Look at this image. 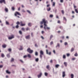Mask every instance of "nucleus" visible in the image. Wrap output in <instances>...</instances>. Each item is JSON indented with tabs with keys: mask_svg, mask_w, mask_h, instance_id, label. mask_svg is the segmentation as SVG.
Listing matches in <instances>:
<instances>
[{
	"mask_svg": "<svg viewBox=\"0 0 78 78\" xmlns=\"http://www.w3.org/2000/svg\"><path fill=\"white\" fill-rule=\"evenodd\" d=\"M40 23L41 25H42L43 23L44 24V29L45 30H50V28L48 27L47 25V24L48 23V21H47V20H46L45 19H43L42 20V21H41Z\"/></svg>",
	"mask_w": 78,
	"mask_h": 78,
	"instance_id": "obj_1",
	"label": "nucleus"
},
{
	"mask_svg": "<svg viewBox=\"0 0 78 78\" xmlns=\"http://www.w3.org/2000/svg\"><path fill=\"white\" fill-rule=\"evenodd\" d=\"M16 24L17 25L16 26V28H19V25H20V26H21V27H24L26 25V24L25 23L23 24V22L22 21H21L20 23L18 21L16 23Z\"/></svg>",
	"mask_w": 78,
	"mask_h": 78,
	"instance_id": "obj_2",
	"label": "nucleus"
},
{
	"mask_svg": "<svg viewBox=\"0 0 78 78\" xmlns=\"http://www.w3.org/2000/svg\"><path fill=\"white\" fill-rule=\"evenodd\" d=\"M27 52L29 53H32L33 52V50H31V49L30 48H28L27 50Z\"/></svg>",
	"mask_w": 78,
	"mask_h": 78,
	"instance_id": "obj_3",
	"label": "nucleus"
},
{
	"mask_svg": "<svg viewBox=\"0 0 78 78\" xmlns=\"http://www.w3.org/2000/svg\"><path fill=\"white\" fill-rule=\"evenodd\" d=\"M42 55H44V52L41 50L40 52V57L41 58H42Z\"/></svg>",
	"mask_w": 78,
	"mask_h": 78,
	"instance_id": "obj_4",
	"label": "nucleus"
},
{
	"mask_svg": "<svg viewBox=\"0 0 78 78\" xmlns=\"http://www.w3.org/2000/svg\"><path fill=\"white\" fill-rule=\"evenodd\" d=\"M17 15H18V16H21V14L19 12H15V16H17Z\"/></svg>",
	"mask_w": 78,
	"mask_h": 78,
	"instance_id": "obj_5",
	"label": "nucleus"
},
{
	"mask_svg": "<svg viewBox=\"0 0 78 78\" xmlns=\"http://www.w3.org/2000/svg\"><path fill=\"white\" fill-rule=\"evenodd\" d=\"M13 38H14V36L13 35H12L11 37H8V39L9 40H11L12 39H13Z\"/></svg>",
	"mask_w": 78,
	"mask_h": 78,
	"instance_id": "obj_6",
	"label": "nucleus"
},
{
	"mask_svg": "<svg viewBox=\"0 0 78 78\" xmlns=\"http://www.w3.org/2000/svg\"><path fill=\"white\" fill-rule=\"evenodd\" d=\"M66 76V72L65 71H63L62 73V76L64 78Z\"/></svg>",
	"mask_w": 78,
	"mask_h": 78,
	"instance_id": "obj_7",
	"label": "nucleus"
},
{
	"mask_svg": "<svg viewBox=\"0 0 78 78\" xmlns=\"http://www.w3.org/2000/svg\"><path fill=\"white\" fill-rule=\"evenodd\" d=\"M4 3V4H6V2H5V0H0V3Z\"/></svg>",
	"mask_w": 78,
	"mask_h": 78,
	"instance_id": "obj_8",
	"label": "nucleus"
},
{
	"mask_svg": "<svg viewBox=\"0 0 78 78\" xmlns=\"http://www.w3.org/2000/svg\"><path fill=\"white\" fill-rule=\"evenodd\" d=\"M25 38L26 39H30V35H29L25 37Z\"/></svg>",
	"mask_w": 78,
	"mask_h": 78,
	"instance_id": "obj_9",
	"label": "nucleus"
},
{
	"mask_svg": "<svg viewBox=\"0 0 78 78\" xmlns=\"http://www.w3.org/2000/svg\"><path fill=\"white\" fill-rule=\"evenodd\" d=\"M42 75V73H40L39 75H38V78H40V77H41V76Z\"/></svg>",
	"mask_w": 78,
	"mask_h": 78,
	"instance_id": "obj_10",
	"label": "nucleus"
},
{
	"mask_svg": "<svg viewBox=\"0 0 78 78\" xmlns=\"http://www.w3.org/2000/svg\"><path fill=\"white\" fill-rule=\"evenodd\" d=\"M6 45L5 44H4L2 45V47L4 48H6Z\"/></svg>",
	"mask_w": 78,
	"mask_h": 78,
	"instance_id": "obj_11",
	"label": "nucleus"
},
{
	"mask_svg": "<svg viewBox=\"0 0 78 78\" xmlns=\"http://www.w3.org/2000/svg\"><path fill=\"white\" fill-rule=\"evenodd\" d=\"M46 53L47 54H48L49 55H50L51 54V53L50 52L49 53H48V50H46Z\"/></svg>",
	"mask_w": 78,
	"mask_h": 78,
	"instance_id": "obj_12",
	"label": "nucleus"
},
{
	"mask_svg": "<svg viewBox=\"0 0 78 78\" xmlns=\"http://www.w3.org/2000/svg\"><path fill=\"white\" fill-rule=\"evenodd\" d=\"M19 50H23V48L22 46H20V48L19 49Z\"/></svg>",
	"mask_w": 78,
	"mask_h": 78,
	"instance_id": "obj_13",
	"label": "nucleus"
},
{
	"mask_svg": "<svg viewBox=\"0 0 78 78\" xmlns=\"http://www.w3.org/2000/svg\"><path fill=\"white\" fill-rule=\"evenodd\" d=\"M59 67V65L58 64H57L55 65V67L56 68H58Z\"/></svg>",
	"mask_w": 78,
	"mask_h": 78,
	"instance_id": "obj_14",
	"label": "nucleus"
},
{
	"mask_svg": "<svg viewBox=\"0 0 78 78\" xmlns=\"http://www.w3.org/2000/svg\"><path fill=\"white\" fill-rule=\"evenodd\" d=\"M5 12H8V8H5Z\"/></svg>",
	"mask_w": 78,
	"mask_h": 78,
	"instance_id": "obj_15",
	"label": "nucleus"
},
{
	"mask_svg": "<svg viewBox=\"0 0 78 78\" xmlns=\"http://www.w3.org/2000/svg\"><path fill=\"white\" fill-rule=\"evenodd\" d=\"M64 65H65V66H66V67H67V62H64Z\"/></svg>",
	"mask_w": 78,
	"mask_h": 78,
	"instance_id": "obj_16",
	"label": "nucleus"
},
{
	"mask_svg": "<svg viewBox=\"0 0 78 78\" xmlns=\"http://www.w3.org/2000/svg\"><path fill=\"white\" fill-rule=\"evenodd\" d=\"M58 47L59 48V47H60V44L59 43H57L56 47Z\"/></svg>",
	"mask_w": 78,
	"mask_h": 78,
	"instance_id": "obj_17",
	"label": "nucleus"
},
{
	"mask_svg": "<svg viewBox=\"0 0 78 78\" xmlns=\"http://www.w3.org/2000/svg\"><path fill=\"white\" fill-rule=\"evenodd\" d=\"M71 78H73V77H74V75L73 74H71Z\"/></svg>",
	"mask_w": 78,
	"mask_h": 78,
	"instance_id": "obj_18",
	"label": "nucleus"
},
{
	"mask_svg": "<svg viewBox=\"0 0 78 78\" xmlns=\"http://www.w3.org/2000/svg\"><path fill=\"white\" fill-rule=\"evenodd\" d=\"M53 37V35H51V36L50 37V40H51V38H52Z\"/></svg>",
	"mask_w": 78,
	"mask_h": 78,
	"instance_id": "obj_19",
	"label": "nucleus"
},
{
	"mask_svg": "<svg viewBox=\"0 0 78 78\" xmlns=\"http://www.w3.org/2000/svg\"><path fill=\"white\" fill-rule=\"evenodd\" d=\"M28 26L29 27H31V23H28Z\"/></svg>",
	"mask_w": 78,
	"mask_h": 78,
	"instance_id": "obj_20",
	"label": "nucleus"
},
{
	"mask_svg": "<svg viewBox=\"0 0 78 78\" xmlns=\"http://www.w3.org/2000/svg\"><path fill=\"white\" fill-rule=\"evenodd\" d=\"M49 67H50V66H49V65H48L46 66V69L48 70L49 69Z\"/></svg>",
	"mask_w": 78,
	"mask_h": 78,
	"instance_id": "obj_21",
	"label": "nucleus"
},
{
	"mask_svg": "<svg viewBox=\"0 0 78 78\" xmlns=\"http://www.w3.org/2000/svg\"><path fill=\"white\" fill-rule=\"evenodd\" d=\"M48 11H50L51 10V8L49 7L48 9H47Z\"/></svg>",
	"mask_w": 78,
	"mask_h": 78,
	"instance_id": "obj_22",
	"label": "nucleus"
},
{
	"mask_svg": "<svg viewBox=\"0 0 78 78\" xmlns=\"http://www.w3.org/2000/svg\"><path fill=\"white\" fill-rule=\"evenodd\" d=\"M74 48H72L71 50V52H73V51H74Z\"/></svg>",
	"mask_w": 78,
	"mask_h": 78,
	"instance_id": "obj_23",
	"label": "nucleus"
},
{
	"mask_svg": "<svg viewBox=\"0 0 78 78\" xmlns=\"http://www.w3.org/2000/svg\"><path fill=\"white\" fill-rule=\"evenodd\" d=\"M63 20H65L66 22L67 21V19H66V18L65 17H63Z\"/></svg>",
	"mask_w": 78,
	"mask_h": 78,
	"instance_id": "obj_24",
	"label": "nucleus"
},
{
	"mask_svg": "<svg viewBox=\"0 0 78 78\" xmlns=\"http://www.w3.org/2000/svg\"><path fill=\"white\" fill-rule=\"evenodd\" d=\"M35 61H36V62H38V61H39V58H36L35 59Z\"/></svg>",
	"mask_w": 78,
	"mask_h": 78,
	"instance_id": "obj_25",
	"label": "nucleus"
},
{
	"mask_svg": "<svg viewBox=\"0 0 78 78\" xmlns=\"http://www.w3.org/2000/svg\"><path fill=\"white\" fill-rule=\"evenodd\" d=\"M14 59L12 58L11 59V62H14Z\"/></svg>",
	"mask_w": 78,
	"mask_h": 78,
	"instance_id": "obj_26",
	"label": "nucleus"
},
{
	"mask_svg": "<svg viewBox=\"0 0 78 78\" xmlns=\"http://www.w3.org/2000/svg\"><path fill=\"white\" fill-rule=\"evenodd\" d=\"M1 56L2 58H4V57H5V55H4L3 54H1Z\"/></svg>",
	"mask_w": 78,
	"mask_h": 78,
	"instance_id": "obj_27",
	"label": "nucleus"
},
{
	"mask_svg": "<svg viewBox=\"0 0 78 78\" xmlns=\"http://www.w3.org/2000/svg\"><path fill=\"white\" fill-rule=\"evenodd\" d=\"M7 58H10V55L9 54H8L7 55Z\"/></svg>",
	"mask_w": 78,
	"mask_h": 78,
	"instance_id": "obj_28",
	"label": "nucleus"
},
{
	"mask_svg": "<svg viewBox=\"0 0 78 78\" xmlns=\"http://www.w3.org/2000/svg\"><path fill=\"white\" fill-rule=\"evenodd\" d=\"M66 55H63V59H66Z\"/></svg>",
	"mask_w": 78,
	"mask_h": 78,
	"instance_id": "obj_29",
	"label": "nucleus"
},
{
	"mask_svg": "<svg viewBox=\"0 0 78 78\" xmlns=\"http://www.w3.org/2000/svg\"><path fill=\"white\" fill-rule=\"evenodd\" d=\"M27 56L28 57V58H30L31 57V55H30V54H28L27 55Z\"/></svg>",
	"mask_w": 78,
	"mask_h": 78,
	"instance_id": "obj_30",
	"label": "nucleus"
},
{
	"mask_svg": "<svg viewBox=\"0 0 78 78\" xmlns=\"http://www.w3.org/2000/svg\"><path fill=\"white\" fill-rule=\"evenodd\" d=\"M52 3H53L52 5L53 6H55V2H52Z\"/></svg>",
	"mask_w": 78,
	"mask_h": 78,
	"instance_id": "obj_31",
	"label": "nucleus"
},
{
	"mask_svg": "<svg viewBox=\"0 0 78 78\" xmlns=\"http://www.w3.org/2000/svg\"><path fill=\"white\" fill-rule=\"evenodd\" d=\"M26 31H28V30H30V29L28 27H27L26 28Z\"/></svg>",
	"mask_w": 78,
	"mask_h": 78,
	"instance_id": "obj_32",
	"label": "nucleus"
},
{
	"mask_svg": "<svg viewBox=\"0 0 78 78\" xmlns=\"http://www.w3.org/2000/svg\"><path fill=\"white\" fill-rule=\"evenodd\" d=\"M45 76H48V73H45Z\"/></svg>",
	"mask_w": 78,
	"mask_h": 78,
	"instance_id": "obj_33",
	"label": "nucleus"
},
{
	"mask_svg": "<svg viewBox=\"0 0 78 78\" xmlns=\"http://www.w3.org/2000/svg\"><path fill=\"white\" fill-rule=\"evenodd\" d=\"M11 48H9L8 49V51H9V52H11Z\"/></svg>",
	"mask_w": 78,
	"mask_h": 78,
	"instance_id": "obj_34",
	"label": "nucleus"
},
{
	"mask_svg": "<svg viewBox=\"0 0 78 78\" xmlns=\"http://www.w3.org/2000/svg\"><path fill=\"white\" fill-rule=\"evenodd\" d=\"M74 56H78V54L77 53H76L75 54H74Z\"/></svg>",
	"mask_w": 78,
	"mask_h": 78,
	"instance_id": "obj_35",
	"label": "nucleus"
},
{
	"mask_svg": "<svg viewBox=\"0 0 78 78\" xmlns=\"http://www.w3.org/2000/svg\"><path fill=\"white\" fill-rule=\"evenodd\" d=\"M59 28H60V29H61V30H62V29H63V27H62V26H60L59 27Z\"/></svg>",
	"mask_w": 78,
	"mask_h": 78,
	"instance_id": "obj_36",
	"label": "nucleus"
},
{
	"mask_svg": "<svg viewBox=\"0 0 78 78\" xmlns=\"http://www.w3.org/2000/svg\"><path fill=\"white\" fill-rule=\"evenodd\" d=\"M12 10H13V11L14 10V9H15V8H14V7H12Z\"/></svg>",
	"mask_w": 78,
	"mask_h": 78,
	"instance_id": "obj_37",
	"label": "nucleus"
},
{
	"mask_svg": "<svg viewBox=\"0 0 78 78\" xmlns=\"http://www.w3.org/2000/svg\"><path fill=\"white\" fill-rule=\"evenodd\" d=\"M19 33L20 34H22V31H20L19 32Z\"/></svg>",
	"mask_w": 78,
	"mask_h": 78,
	"instance_id": "obj_38",
	"label": "nucleus"
},
{
	"mask_svg": "<svg viewBox=\"0 0 78 78\" xmlns=\"http://www.w3.org/2000/svg\"><path fill=\"white\" fill-rule=\"evenodd\" d=\"M35 55L36 56H37V55H38V53H37V52H35Z\"/></svg>",
	"mask_w": 78,
	"mask_h": 78,
	"instance_id": "obj_39",
	"label": "nucleus"
},
{
	"mask_svg": "<svg viewBox=\"0 0 78 78\" xmlns=\"http://www.w3.org/2000/svg\"><path fill=\"white\" fill-rule=\"evenodd\" d=\"M6 72L7 73H10V72H9V71H8V70H7L6 71Z\"/></svg>",
	"mask_w": 78,
	"mask_h": 78,
	"instance_id": "obj_40",
	"label": "nucleus"
},
{
	"mask_svg": "<svg viewBox=\"0 0 78 78\" xmlns=\"http://www.w3.org/2000/svg\"><path fill=\"white\" fill-rule=\"evenodd\" d=\"M57 23H61V21H60L59 20H58Z\"/></svg>",
	"mask_w": 78,
	"mask_h": 78,
	"instance_id": "obj_41",
	"label": "nucleus"
},
{
	"mask_svg": "<svg viewBox=\"0 0 78 78\" xmlns=\"http://www.w3.org/2000/svg\"><path fill=\"white\" fill-rule=\"evenodd\" d=\"M6 25H9V22H8V21L6 22Z\"/></svg>",
	"mask_w": 78,
	"mask_h": 78,
	"instance_id": "obj_42",
	"label": "nucleus"
},
{
	"mask_svg": "<svg viewBox=\"0 0 78 78\" xmlns=\"http://www.w3.org/2000/svg\"><path fill=\"white\" fill-rule=\"evenodd\" d=\"M50 45H52V44H53V41H51L50 42Z\"/></svg>",
	"mask_w": 78,
	"mask_h": 78,
	"instance_id": "obj_43",
	"label": "nucleus"
},
{
	"mask_svg": "<svg viewBox=\"0 0 78 78\" xmlns=\"http://www.w3.org/2000/svg\"><path fill=\"white\" fill-rule=\"evenodd\" d=\"M62 14H64V10H62Z\"/></svg>",
	"mask_w": 78,
	"mask_h": 78,
	"instance_id": "obj_44",
	"label": "nucleus"
},
{
	"mask_svg": "<svg viewBox=\"0 0 78 78\" xmlns=\"http://www.w3.org/2000/svg\"><path fill=\"white\" fill-rule=\"evenodd\" d=\"M75 11L76 12V13H78V10H77V9H75Z\"/></svg>",
	"mask_w": 78,
	"mask_h": 78,
	"instance_id": "obj_45",
	"label": "nucleus"
},
{
	"mask_svg": "<svg viewBox=\"0 0 78 78\" xmlns=\"http://www.w3.org/2000/svg\"><path fill=\"white\" fill-rule=\"evenodd\" d=\"M22 12H25V11L23 9H22Z\"/></svg>",
	"mask_w": 78,
	"mask_h": 78,
	"instance_id": "obj_46",
	"label": "nucleus"
},
{
	"mask_svg": "<svg viewBox=\"0 0 78 78\" xmlns=\"http://www.w3.org/2000/svg\"><path fill=\"white\" fill-rule=\"evenodd\" d=\"M21 30H23V31H24V30H25V28H24V27H22L21 28Z\"/></svg>",
	"mask_w": 78,
	"mask_h": 78,
	"instance_id": "obj_47",
	"label": "nucleus"
},
{
	"mask_svg": "<svg viewBox=\"0 0 78 78\" xmlns=\"http://www.w3.org/2000/svg\"><path fill=\"white\" fill-rule=\"evenodd\" d=\"M27 12L28 13H29V14H31V12L29 10H27Z\"/></svg>",
	"mask_w": 78,
	"mask_h": 78,
	"instance_id": "obj_48",
	"label": "nucleus"
},
{
	"mask_svg": "<svg viewBox=\"0 0 78 78\" xmlns=\"http://www.w3.org/2000/svg\"><path fill=\"white\" fill-rule=\"evenodd\" d=\"M67 42H65L64 43V45H67Z\"/></svg>",
	"mask_w": 78,
	"mask_h": 78,
	"instance_id": "obj_49",
	"label": "nucleus"
},
{
	"mask_svg": "<svg viewBox=\"0 0 78 78\" xmlns=\"http://www.w3.org/2000/svg\"><path fill=\"white\" fill-rule=\"evenodd\" d=\"M3 65H0V68H3Z\"/></svg>",
	"mask_w": 78,
	"mask_h": 78,
	"instance_id": "obj_50",
	"label": "nucleus"
},
{
	"mask_svg": "<svg viewBox=\"0 0 78 78\" xmlns=\"http://www.w3.org/2000/svg\"><path fill=\"white\" fill-rule=\"evenodd\" d=\"M41 39H44V37L42 36H41Z\"/></svg>",
	"mask_w": 78,
	"mask_h": 78,
	"instance_id": "obj_51",
	"label": "nucleus"
},
{
	"mask_svg": "<svg viewBox=\"0 0 78 78\" xmlns=\"http://www.w3.org/2000/svg\"><path fill=\"white\" fill-rule=\"evenodd\" d=\"M20 62H22V63H23V61H22V60H20Z\"/></svg>",
	"mask_w": 78,
	"mask_h": 78,
	"instance_id": "obj_52",
	"label": "nucleus"
},
{
	"mask_svg": "<svg viewBox=\"0 0 78 78\" xmlns=\"http://www.w3.org/2000/svg\"><path fill=\"white\" fill-rule=\"evenodd\" d=\"M31 36H32V37H33V33H31Z\"/></svg>",
	"mask_w": 78,
	"mask_h": 78,
	"instance_id": "obj_53",
	"label": "nucleus"
},
{
	"mask_svg": "<svg viewBox=\"0 0 78 78\" xmlns=\"http://www.w3.org/2000/svg\"><path fill=\"white\" fill-rule=\"evenodd\" d=\"M63 0H60V2L61 3H63Z\"/></svg>",
	"mask_w": 78,
	"mask_h": 78,
	"instance_id": "obj_54",
	"label": "nucleus"
},
{
	"mask_svg": "<svg viewBox=\"0 0 78 78\" xmlns=\"http://www.w3.org/2000/svg\"><path fill=\"white\" fill-rule=\"evenodd\" d=\"M61 38L62 39H64V36H63Z\"/></svg>",
	"mask_w": 78,
	"mask_h": 78,
	"instance_id": "obj_55",
	"label": "nucleus"
},
{
	"mask_svg": "<svg viewBox=\"0 0 78 78\" xmlns=\"http://www.w3.org/2000/svg\"><path fill=\"white\" fill-rule=\"evenodd\" d=\"M27 55H25L23 56V58H27Z\"/></svg>",
	"mask_w": 78,
	"mask_h": 78,
	"instance_id": "obj_56",
	"label": "nucleus"
},
{
	"mask_svg": "<svg viewBox=\"0 0 78 78\" xmlns=\"http://www.w3.org/2000/svg\"><path fill=\"white\" fill-rule=\"evenodd\" d=\"M53 16L52 15H50V17H51V18H52L53 17Z\"/></svg>",
	"mask_w": 78,
	"mask_h": 78,
	"instance_id": "obj_57",
	"label": "nucleus"
},
{
	"mask_svg": "<svg viewBox=\"0 0 78 78\" xmlns=\"http://www.w3.org/2000/svg\"><path fill=\"white\" fill-rule=\"evenodd\" d=\"M40 27L41 28H43V25L40 26Z\"/></svg>",
	"mask_w": 78,
	"mask_h": 78,
	"instance_id": "obj_58",
	"label": "nucleus"
},
{
	"mask_svg": "<svg viewBox=\"0 0 78 78\" xmlns=\"http://www.w3.org/2000/svg\"><path fill=\"white\" fill-rule=\"evenodd\" d=\"M67 56H70V54H67Z\"/></svg>",
	"mask_w": 78,
	"mask_h": 78,
	"instance_id": "obj_59",
	"label": "nucleus"
},
{
	"mask_svg": "<svg viewBox=\"0 0 78 78\" xmlns=\"http://www.w3.org/2000/svg\"><path fill=\"white\" fill-rule=\"evenodd\" d=\"M41 33H42V34H44V31H41Z\"/></svg>",
	"mask_w": 78,
	"mask_h": 78,
	"instance_id": "obj_60",
	"label": "nucleus"
},
{
	"mask_svg": "<svg viewBox=\"0 0 78 78\" xmlns=\"http://www.w3.org/2000/svg\"><path fill=\"white\" fill-rule=\"evenodd\" d=\"M73 5L74 6V8H76V6H75V5L74 4H73Z\"/></svg>",
	"mask_w": 78,
	"mask_h": 78,
	"instance_id": "obj_61",
	"label": "nucleus"
},
{
	"mask_svg": "<svg viewBox=\"0 0 78 78\" xmlns=\"http://www.w3.org/2000/svg\"><path fill=\"white\" fill-rule=\"evenodd\" d=\"M50 6V4H48V5H47V7H49V6Z\"/></svg>",
	"mask_w": 78,
	"mask_h": 78,
	"instance_id": "obj_62",
	"label": "nucleus"
},
{
	"mask_svg": "<svg viewBox=\"0 0 78 78\" xmlns=\"http://www.w3.org/2000/svg\"><path fill=\"white\" fill-rule=\"evenodd\" d=\"M57 33H61V31L59 30V31H58Z\"/></svg>",
	"mask_w": 78,
	"mask_h": 78,
	"instance_id": "obj_63",
	"label": "nucleus"
},
{
	"mask_svg": "<svg viewBox=\"0 0 78 78\" xmlns=\"http://www.w3.org/2000/svg\"><path fill=\"white\" fill-rule=\"evenodd\" d=\"M75 58H72V60H73V61H74V60H75Z\"/></svg>",
	"mask_w": 78,
	"mask_h": 78,
	"instance_id": "obj_64",
	"label": "nucleus"
}]
</instances>
